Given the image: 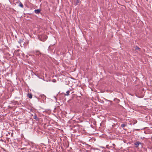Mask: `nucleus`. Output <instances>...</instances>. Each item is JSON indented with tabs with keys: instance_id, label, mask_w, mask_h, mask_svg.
Wrapping results in <instances>:
<instances>
[{
	"instance_id": "obj_1",
	"label": "nucleus",
	"mask_w": 152,
	"mask_h": 152,
	"mask_svg": "<svg viewBox=\"0 0 152 152\" xmlns=\"http://www.w3.org/2000/svg\"><path fill=\"white\" fill-rule=\"evenodd\" d=\"M141 143L139 141H137L136 143H134V145H136V147H138L139 145L141 144Z\"/></svg>"
},
{
	"instance_id": "obj_2",
	"label": "nucleus",
	"mask_w": 152,
	"mask_h": 152,
	"mask_svg": "<svg viewBox=\"0 0 152 152\" xmlns=\"http://www.w3.org/2000/svg\"><path fill=\"white\" fill-rule=\"evenodd\" d=\"M41 11V10L40 9H37V10H34L35 13L36 14H39L40 13Z\"/></svg>"
},
{
	"instance_id": "obj_3",
	"label": "nucleus",
	"mask_w": 152,
	"mask_h": 152,
	"mask_svg": "<svg viewBox=\"0 0 152 152\" xmlns=\"http://www.w3.org/2000/svg\"><path fill=\"white\" fill-rule=\"evenodd\" d=\"M28 97L31 99L32 97V95L31 93H28L27 95Z\"/></svg>"
},
{
	"instance_id": "obj_4",
	"label": "nucleus",
	"mask_w": 152,
	"mask_h": 152,
	"mask_svg": "<svg viewBox=\"0 0 152 152\" xmlns=\"http://www.w3.org/2000/svg\"><path fill=\"white\" fill-rule=\"evenodd\" d=\"M24 40V39H19L18 43H20V44H21L22 43H23L24 42L23 40Z\"/></svg>"
},
{
	"instance_id": "obj_5",
	"label": "nucleus",
	"mask_w": 152,
	"mask_h": 152,
	"mask_svg": "<svg viewBox=\"0 0 152 152\" xmlns=\"http://www.w3.org/2000/svg\"><path fill=\"white\" fill-rule=\"evenodd\" d=\"M35 54L37 55L38 56H39V55H41V53L39 51H35Z\"/></svg>"
},
{
	"instance_id": "obj_6",
	"label": "nucleus",
	"mask_w": 152,
	"mask_h": 152,
	"mask_svg": "<svg viewBox=\"0 0 152 152\" xmlns=\"http://www.w3.org/2000/svg\"><path fill=\"white\" fill-rule=\"evenodd\" d=\"M34 118L36 119V121H38L39 119H38L37 118V115H36V114H34Z\"/></svg>"
},
{
	"instance_id": "obj_7",
	"label": "nucleus",
	"mask_w": 152,
	"mask_h": 152,
	"mask_svg": "<svg viewBox=\"0 0 152 152\" xmlns=\"http://www.w3.org/2000/svg\"><path fill=\"white\" fill-rule=\"evenodd\" d=\"M134 48H135L136 50H138L140 51V48L137 46L134 47Z\"/></svg>"
},
{
	"instance_id": "obj_8",
	"label": "nucleus",
	"mask_w": 152,
	"mask_h": 152,
	"mask_svg": "<svg viewBox=\"0 0 152 152\" xmlns=\"http://www.w3.org/2000/svg\"><path fill=\"white\" fill-rule=\"evenodd\" d=\"M19 6H20V7H21L22 8L23 7V5L21 2H20L19 4Z\"/></svg>"
},
{
	"instance_id": "obj_9",
	"label": "nucleus",
	"mask_w": 152,
	"mask_h": 152,
	"mask_svg": "<svg viewBox=\"0 0 152 152\" xmlns=\"http://www.w3.org/2000/svg\"><path fill=\"white\" fill-rule=\"evenodd\" d=\"M47 39V37H46V36H45V39H40V40H41L42 41L44 42Z\"/></svg>"
},
{
	"instance_id": "obj_10",
	"label": "nucleus",
	"mask_w": 152,
	"mask_h": 152,
	"mask_svg": "<svg viewBox=\"0 0 152 152\" xmlns=\"http://www.w3.org/2000/svg\"><path fill=\"white\" fill-rule=\"evenodd\" d=\"M69 91H66V94H65V95H66V96L69 95Z\"/></svg>"
},
{
	"instance_id": "obj_11",
	"label": "nucleus",
	"mask_w": 152,
	"mask_h": 152,
	"mask_svg": "<svg viewBox=\"0 0 152 152\" xmlns=\"http://www.w3.org/2000/svg\"><path fill=\"white\" fill-rule=\"evenodd\" d=\"M126 126V124H122L121 125V126L122 127H124Z\"/></svg>"
},
{
	"instance_id": "obj_12",
	"label": "nucleus",
	"mask_w": 152,
	"mask_h": 152,
	"mask_svg": "<svg viewBox=\"0 0 152 152\" xmlns=\"http://www.w3.org/2000/svg\"><path fill=\"white\" fill-rule=\"evenodd\" d=\"M80 3V0H77L76 3V5H78Z\"/></svg>"
},
{
	"instance_id": "obj_13",
	"label": "nucleus",
	"mask_w": 152,
	"mask_h": 152,
	"mask_svg": "<svg viewBox=\"0 0 152 152\" xmlns=\"http://www.w3.org/2000/svg\"><path fill=\"white\" fill-rule=\"evenodd\" d=\"M24 43L23 44L24 45H27L28 44V41H27L26 42H24Z\"/></svg>"
},
{
	"instance_id": "obj_14",
	"label": "nucleus",
	"mask_w": 152,
	"mask_h": 152,
	"mask_svg": "<svg viewBox=\"0 0 152 152\" xmlns=\"http://www.w3.org/2000/svg\"><path fill=\"white\" fill-rule=\"evenodd\" d=\"M42 97L44 98H45V97H46V96L45 95H42Z\"/></svg>"
},
{
	"instance_id": "obj_15",
	"label": "nucleus",
	"mask_w": 152,
	"mask_h": 152,
	"mask_svg": "<svg viewBox=\"0 0 152 152\" xmlns=\"http://www.w3.org/2000/svg\"><path fill=\"white\" fill-rule=\"evenodd\" d=\"M113 145L114 146H115V144H113Z\"/></svg>"
},
{
	"instance_id": "obj_16",
	"label": "nucleus",
	"mask_w": 152,
	"mask_h": 152,
	"mask_svg": "<svg viewBox=\"0 0 152 152\" xmlns=\"http://www.w3.org/2000/svg\"><path fill=\"white\" fill-rule=\"evenodd\" d=\"M137 121H135V122L137 123Z\"/></svg>"
},
{
	"instance_id": "obj_17",
	"label": "nucleus",
	"mask_w": 152,
	"mask_h": 152,
	"mask_svg": "<svg viewBox=\"0 0 152 152\" xmlns=\"http://www.w3.org/2000/svg\"><path fill=\"white\" fill-rule=\"evenodd\" d=\"M137 121H135V122L137 123Z\"/></svg>"
},
{
	"instance_id": "obj_18",
	"label": "nucleus",
	"mask_w": 152,
	"mask_h": 152,
	"mask_svg": "<svg viewBox=\"0 0 152 152\" xmlns=\"http://www.w3.org/2000/svg\"><path fill=\"white\" fill-rule=\"evenodd\" d=\"M55 81H56V80L54 81V82H55Z\"/></svg>"
},
{
	"instance_id": "obj_19",
	"label": "nucleus",
	"mask_w": 152,
	"mask_h": 152,
	"mask_svg": "<svg viewBox=\"0 0 152 152\" xmlns=\"http://www.w3.org/2000/svg\"><path fill=\"white\" fill-rule=\"evenodd\" d=\"M55 81H56V80L54 81V82H55Z\"/></svg>"
}]
</instances>
